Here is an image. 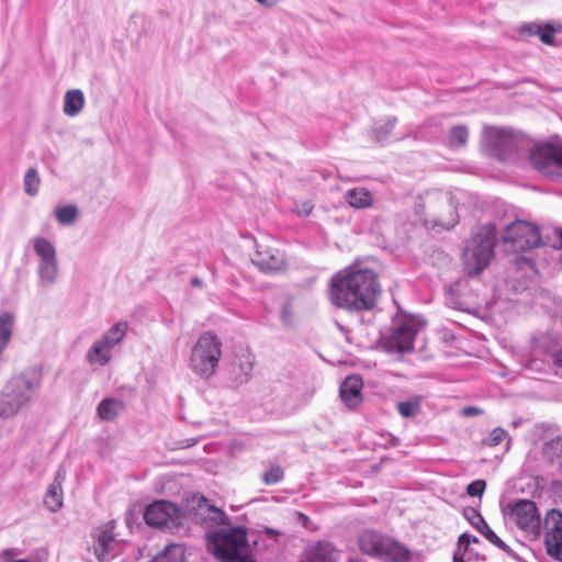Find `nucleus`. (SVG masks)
I'll return each instance as SVG.
<instances>
[{
  "label": "nucleus",
  "instance_id": "29",
  "mask_svg": "<svg viewBox=\"0 0 562 562\" xmlns=\"http://www.w3.org/2000/svg\"><path fill=\"white\" fill-rule=\"evenodd\" d=\"M14 326V315L10 312L0 314V356L7 347Z\"/></svg>",
  "mask_w": 562,
  "mask_h": 562
},
{
  "label": "nucleus",
  "instance_id": "18",
  "mask_svg": "<svg viewBox=\"0 0 562 562\" xmlns=\"http://www.w3.org/2000/svg\"><path fill=\"white\" fill-rule=\"evenodd\" d=\"M463 516L491 543L505 552H509V547L490 528L479 510L473 507H467L463 509Z\"/></svg>",
  "mask_w": 562,
  "mask_h": 562
},
{
  "label": "nucleus",
  "instance_id": "46",
  "mask_svg": "<svg viewBox=\"0 0 562 562\" xmlns=\"http://www.w3.org/2000/svg\"><path fill=\"white\" fill-rule=\"evenodd\" d=\"M555 367L562 369V348L558 349L553 355Z\"/></svg>",
  "mask_w": 562,
  "mask_h": 562
},
{
  "label": "nucleus",
  "instance_id": "27",
  "mask_svg": "<svg viewBox=\"0 0 562 562\" xmlns=\"http://www.w3.org/2000/svg\"><path fill=\"white\" fill-rule=\"evenodd\" d=\"M85 104V97L81 90L74 89L66 92L64 98V113L68 116H76Z\"/></svg>",
  "mask_w": 562,
  "mask_h": 562
},
{
  "label": "nucleus",
  "instance_id": "51",
  "mask_svg": "<svg viewBox=\"0 0 562 562\" xmlns=\"http://www.w3.org/2000/svg\"><path fill=\"white\" fill-rule=\"evenodd\" d=\"M258 3L260 4H266L267 3V0H256Z\"/></svg>",
  "mask_w": 562,
  "mask_h": 562
},
{
  "label": "nucleus",
  "instance_id": "49",
  "mask_svg": "<svg viewBox=\"0 0 562 562\" xmlns=\"http://www.w3.org/2000/svg\"><path fill=\"white\" fill-rule=\"evenodd\" d=\"M453 562H465V561H464V559H463V555H462V554H460V553L456 552V553L453 554Z\"/></svg>",
  "mask_w": 562,
  "mask_h": 562
},
{
  "label": "nucleus",
  "instance_id": "53",
  "mask_svg": "<svg viewBox=\"0 0 562 562\" xmlns=\"http://www.w3.org/2000/svg\"><path fill=\"white\" fill-rule=\"evenodd\" d=\"M513 426H514V427H517V426H518V422H514V423H513Z\"/></svg>",
  "mask_w": 562,
  "mask_h": 562
},
{
  "label": "nucleus",
  "instance_id": "24",
  "mask_svg": "<svg viewBox=\"0 0 562 562\" xmlns=\"http://www.w3.org/2000/svg\"><path fill=\"white\" fill-rule=\"evenodd\" d=\"M33 249L40 258L38 263H50L58 261L57 250L47 238L37 236L33 238Z\"/></svg>",
  "mask_w": 562,
  "mask_h": 562
},
{
  "label": "nucleus",
  "instance_id": "7",
  "mask_svg": "<svg viewBox=\"0 0 562 562\" xmlns=\"http://www.w3.org/2000/svg\"><path fill=\"white\" fill-rule=\"evenodd\" d=\"M359 548L368 555L390 562H407L408 552L398 542L373 530H366L359 537Z\"/></svg>",
  "mask_w": 562,
  "mask_h": 562
},
{
  "label": "nucleus",
  "instance_id": "52",
  "mask_svg": "<svg viewBox=\"0 0 562 562\" xmlns=\"http://www.w3.org/2000/svg\"><path fill=\"white\" fill-rule=\"evenodd\" d=\"M559 470H560V472H561V474H562V461H561V462H560V464H559Z\"/></svg>",
  "mask_w": 562,
  "mask_h": 562
},
{
  "label": "nucleus",
  "instance_id": "32",
  "mask_svg": "<svg viewBox=\"0 0 562 562\" xmlns=\"http://www.w3.org/2000/svg\"><path fill=\"white\" fill-rule=\"evenodd\" d=\"M55 216L61 225H71L78 217V209L72 204L59 206L55 210Z\"/></svg>",
  "mask_w": 562,
  "mask_h": 562
},
{
  "label": "nucleus",
  "instance_id": "3",
  "mask_svg": "<svg viewBox=\"0 0 562 562\" xmlns=\"http://www.w3.org/2000/svg\"><path fill=\"white\" fill-rule=\"evenodd\" d=\"M209 550L222 562H254L243 527L221 528L207 537Z\"/></svg>",
  "mask_w": 562,
  "mask_h": 562
},
{
  "label": "nucleus",
  "instance_id": "21",
  "mask_svg": "<svg viewBox=\"0 0 562 562\" xmlns=\"http://www.w3.org/2000/svg\"><path fill=\"white\" fill-rule=\"evenodd\" d=\"M65 470L59 468L54 482L49 484L46 491L44 504L53 513L63 507V482L65 481Z\"/></svg>",
  "mask_w": 562,
  "mask_h": 562
},
{
  "label": "nucleus",
  "instance_id": "43",
  "mask_svg": "<svg viewBox=\"0 0 562 562\" xmlns=\"http://www.w3.org/2000/svg\"><path fill=\"white\" fill-rule=\"evenodd\" d=\"M471 542L476 543L479 542V539L474 536L463 533L459 537L458 547L459 549L463 548L464 550H467Z\"/></svg>",
  "mask_w": 562,
  "mask_h": 562
},
{
  "label": "nucleus",
  "instance_id": "38",
  "mask_svg": "<svg viewBox=\"0 0 562 562\" xmlns=\"http://www.w3.org/2000/svg\"><path fill=\"white\" fill-rule=\"evenodd\" d=\"M485 487H486V482L484 480H475L468 485L467 493L470 496L481 497L485 491Z\"/></svg>",
  "mask_w": 562,
  "mask_h": 562
},
{
  "label": "nucleus",
  "instance_id": "1",
  "mask_svg": "<svg viewBox=\"0 0 562 562\" xmlns=\"http://www.w3.org/2000/svg\"><path fill=\"white\" fill-rule=\"evenodd\" d=\"M381 294L378 274L369 268L352 265L337 272L330 280V300L349 312L372 310Z\"/></svg>",
  "mask_w": 562,
  "mask_h": 562
},
{
  "label": "nucleus",
  "instance_id": "34",
  "mask_svg": "<svg viewBox=\"0 0 562 562\" xmlns=\"http://www.w3.org/2000/svg\"><path fill=\"white\" fill-rule=\"evenodd\" d=\"M395 123L396 117H387L386 120L376 123L373 128L375 139L378 142H384L393 131Z\"/></svg>",
  "mask_w": 562,
  "mask_h": 562
},
{
  "label": "nucleus",
  "instance_id": "44",
  "mask_svg": "<svg viewBox=\"0 0 562 562\" xmlns=\"http://www.w3.org/2000/svg\"><path fill=\"white\" fill-rule=\"evenodd\" d=\"M482 413V409L476 406H467L462 409V415L467 417L477 416Z\"/></svg>",
  "mask_w": 562,
  "mask_h": 562
},
{
  "label": "nucleus",
  "instance_id": "26",
  "mask_svg": "<svg viewBox=\"0 0 562 562\" xmlns=\"http://www.w3.org/2000/svg\"><path fill=\"white\" fill-rule=\"evenodd\" d=\"M59 276V265L58 261L50 263H38L37 267V277L38 284L42 288H49L54 285Z\"/></svg>",
  "mask_w": 562,
  "mask_h": 562
},
{
  "label": "nucleus",
  "instance_id": "14",
  "mask_svg": "<svg viewBox=\"0 0 562 562\" xmlns=\"http://www.w3.org/2000/svg\"><path fill=\"white\" fill-rule=\"evenodd\" d=\"M544 526L547 552L555 560L562 561V513L551 509L544 518Z\"/></svg>",
  "mask_w": 562,
  "mask_h": 562
},
{
  "label": "nucleus",
  "instance_id": "8",
  "mask_svg": "<svg viewBox=\"0 0 562 562\" xmlns=\"http://www.w3.org/2000/svg\"><path fill=\"white\" fill-rule=\"evenodd\" d=\"M127 330L128 323L121 321L94 340L86 353L88 364L91 367H106L113 358V349L124 340Z\"/></svg>",
  "mask_w": 562,
  "mask_h": 562
},
{
  "label": "nucleus",
  "instance_id": "5",
  "mask_svg": "<svg viewBox=\"0 0 562 562\" xmlns=\"http://www.w3.org/2000/svg\"><path fill=\"white\" fill-rule=\"evenodd\" d=\"M496 227L485 224L477 228L463 251V266L468 276L474 277L483 271L494 257Z\"/></svg>",
  "mask_w": 562,
  "mask_h": 562
},
{
  "label": "nucleus",
  "instance_id": "13",
  "mask_svg": "<svg viewBox=\"0 0 562 562\" xmlns=\"http://www.w3.org/2000/svg\"><path fill=\"white\" fill-rule=\"evenodd\" d=\"M183 512L176 504L167 501H158L150 504L145 513L144 519L148 526L170 529L182 525Z\"/></svg>",
  "mask_w": 562,
  "mask_h": 562
},
{
  "label": "nucleus",
  "instance_id": "37",
  "mask_svg": "<svg viewBox=\"0 0 562 562\" xmlns=\"http://www.w3.org/2000/svg\"><path fill=\"white\" fill-rule=\"evenodd\" d=\"M280 318L283 325L293 326L295 323V312L292 302L289 300L283 303L280 312Z\"/></svg>",
  "mask_w": 562,
  "mask_h": 562
},
{
  "label": "nucleus",
  "instance_id": "23",
  "mask_svg": "<svg viewBox=\"0 0 562 562\" xmlns=\"http://www.w3.org/2000/svg\"><path fill=\"white\" fill-rule=\"evenodd\" d=\"M345 201L356 210L369 209L373 205L374 199L367 188L357 187L345 193Z\"/></svg>",
  "mask_w": 562,
  "mask_h": 562
},
{
  "label": "nucleus",
  "instance_id": "33",
  "mask_svg": "<svg viewBox=\"0 0 562 562\" xmlns=\"http://www.w3.org/2000/svg\"><path fill=\"white\" fill-rule=\"evenodd\" d=\"M23 187L27 195L34 196L38 192L40 177L35 168H29L25 172Z\"/></svg>",
  "mask_w": 562,
  "mask_h": 562
},
{
  "label": "nucleus",
  "instance_id": "9",
  "mask_svg": "<svg viewBox=\"0 0 562 562\" xmlns=\"http://www.w3.org/2000/svg\"><path fill=\"white\" fill-rule=\"evenodd\" d=\"M502 513L507 524H513L535 537L539 535L540 515L535 502L516 499L504 505Z\"/></svg>",
  "mask_w": 562,
  "mask_h": 562
},
{
  "label": "nucleus",
  "instance_id": "40",
  "mask_svg": "<svg viewBox=\"0 0 562 562\" xmlns=\"http://www.w3.org/2000/svg\"><path fill=\"white\" fill-rule=\"evenodd\" d=\"M546 451L552 456L562 453V438L557 437L547 442Z\"/></svg>",
  "mask_w": 562,
  "mask_h": 562
},
{
  "label": "nucleus",
  "instance_id": "41",
  "mask_svg": "<svg viewBox=\"0 0 562 562\" xmlns=\"http://www.w3.org/2000/svg\"><path fill=\"white\" fill-rule=\"evenodd\" d=\"M313 211V204L310 201H303L295 204V212L302 216H308Z\"/></svg>",
  "mask_w": 562,
  "mask_h": 562
},
{
  "label": "nucleus",
  "instance_id": "45",
  "mask_svg": "<svg viewBox=\"0 0 562 562\" xmlns=\"http://www.w3.org/2000/svg\"><path fill=\"white\" fill-rule=\"evenodd\" d=\"M552 490L555 496L562 502V481H557L552 484Z\"/></svg>",
  "mask_w": 562,
  "mask_h": 562
},
{
  "label": "nucleus",
  "instance_id": "11",
  "mask_svg": "<svg viewBox=\"0 0 562 562\" xmlns=\"http://www.w3.org/2000/svg\"><path fill=\"white\" fill-rule=\"evenodd\" d=\"M532 167L551 178L562 180V143H542L529 154Z\"/></svg>",
  "mask_w": 562,
  "mask_h": 562
},
{
  "label": "nucleus",
  "instance_id": "39",
  "mask_svg": "<svg viewBox=\"0 0 562 562\" xmlns=\"http://www.w3.org/2000/svg\"><path fill=\"white\" fill-rule=\"evenodd\" d=\"M505 436L506 431L503 428H494L488 436V445L492 447L499 445L504 440Z\"/></svg>",
  "mask_w": 562,
  "mask_h": 562
},
{
  "label": "nucleus",
  "instance_id": "4",
  "mask_svg": "<svg viewBox=\"0 0 562 562\" xmlns=\"http://www.w3.org/2000/svg\"><path fill=\"white\" fill-rule=\"evenodd\" d=\"M38 387V379L30 371L13 375L0 393V418L15 416L32 401Z\"/></svg>",
  "mask_w": 562,
  "mask_h": 562
},
{
  "label": "nucleus",
  "instance_id": "47",
  "mask_svg": "<svg viewBox=\"0 0 562 562\" xmlns=\"http://www.w3.org/2000/svg\"><path fill=\"white\" fill-rule=\"evenodd\" d=\"M552 247L562 249V228L557 231V240L552 244Z\"/></svg>",
  "mask_w": 562,
  "mask_h": 562
},
{
  "label": "nucleus",
  "instance_id": "25",
  "mask_svg": "<svg viewBox=\"0 0 562 562\" xmlns=\"http://www.w3.org/2000/svg\"><path fill=\"white\" fill-rule=\"evenodd\" d=\"M124 408L125 406L122 401L114 397H106L99 403L97 414L101 420L110 422L116 418Z\"/></svg>",
  "mask_w": 562,
  "mask_h": 562
},
{
  "label": "nucleus",
  "instance_id": "15",
  "mask_svg": "<svg viewBox=\"0 0 562 562\" xmlns=\"http://www.w3.org/2000/svg\"><path fill=\"white\" fill-rule=\"evenodd\" d=\"M93 538V552L100 562H109L119 554L120 542L115 539L112 522L98 528Z\"/></svg>",
  "mask_w": 562,
  "mask_h": 562
},
{
  "label": "nucleus",
  "instance_id": "19",
  "mask_svg": "<svg viewBox=\"0 0 562 562\" xmlns=\"http://www.w3.org/2000/svg\"><path fill=\"white\" fill-rule=\"evenodd\" d=\"M252 262L262 271H279L284 265L283 254L274 248L258 246Z\"/></svg>",
  "mask_w": 562,
  "mask_h": 562
},
{
  "label": "nucleus",
  "instance_id": "12",
  "mask_svg": "<svg viewBox=\"0 0 562 562\" xmlns=\"http://www.w3.org/2000/svg\"><path fill=\"white\" fill-rule=\"evenodd\" d=\"M420 324L415 317L398 321L392 334L384 339L383 346L389 352L404 353L413 350L415 336Z\"/></svg>",
  "mask_w": 562,
  "mask_h": 562
},
{
  "label": "nucleus",
  "instance_id": "10",
  "mask_svg": "<svg viewBox=\"0 0 562 562\" xmlns=\"http://www.w3.org/2000/svg\"><path fill=\"white\" fill-rule=\"evenodd\" d=\"M505 251H526L542 244L539 227L530 222L516 221L506 226L502 236Z\"/></svg>",
  "mask_w": 562,
  "mask_h": 562
},
{
  "label": "nucleus",
  "instance_id": "16",
  "mask_svg": "<svg viewBox=\"0 0 562 562\" xmlns=\"http://www.w3.org/2000/svg\"><path fill=\"white\" fill-rule=\"evenodd\" d=\"M484 136L488 146H491L502 159H505L508 154L516 149L517 142L510 131L495 126L486 127L484 130Z\"/></svg>",
  "mask_w": 562,
  "mask_h": 562
},
{
  "label": "nucleus",
  "instance_id": "22",
  "mask_svg": "<svg viewBox=\"0 0 562 562\" xmlns=\"http://www.w3.org/2000/svg\"><path fill=\"white\" fill-rule=\"evenodd\" d=\"M337 551L327 542H317L305 551V562H337Z\"/></svg>",
  "mask_w": 562,
  "mask_h": 562
},
{
  "label": "nucleus",
  "instance_id": "48",
  "mask_svg": "<svg viewBox=\"0 0 562 562\" xmlns=\"http://www.w3.org/2000/svg\"><path fill=\"white\" fill-rule=\"evenodd\" d=\"M191 284H192L194 288H202V286H203V281H202V279H200L199 277H194V278H192V280H191Z\"/></svg>",
  "mask_w": 562,
  "mask_h": 562
},
{
  "label": "nucleus",
  "instance_id": "50",
  "mask_svg": "<svg viewBox=\"0 0 562 562\" xmlns=\"http://www.w3.org/2000/svg\"><path fill=\"white\" fill-rule=\"evenodd\" d=\"M267 533L268 535H274V533H277V531H274L273 529H267Z\"/></svg>",
  "mask_w": 562,
  "mask_h": 562
},
{
  "label": "nucleus",
  "instance_id": "6",
  "mask_svg": "<svg viewBox=\"0 0 562 562\" xmlns=\"http://www.w3.org/2000/svg\"><path fill=\"white\" fill-rule=\"evenodd\" d=\"M222 358V341L212 331L202 334L193 345L189 368L198 376L210 379L215 375Z\"/></svg>",
  "mask_w": 562,
  "mask_h": 562
},
{
  "label": "nucleus",
  "instance_id": "31",
  "mask_svg": "<svg viewBox=\"0 0 562 562\" xmlns=\"http://www.w3.org/2000/svg\"><path fill=\"white\" fill-rule=\"evenodd\" d=\"M422 398L419 396H413L407 401L398 402L396 404L397 412L403 417H413L420 411Z\"/></svg>",
  "mask_w": 562,
  "mask_h": 562
},
{
  "label": "nucleus",
  "instance_id": "17",
  "mask_svg": "<svg viewBox=\"0 0 562 562\" xmlns=\"http://www.w3.org/2000/svg\"><path fill=\"white\" fill-rule=\"evenodd\" d=\"M254 368V356L248 350H241L234 356L229 375L234 386H241L249 382Z\"/></svg>",
  "mask_w": 562,
  "mask_h": 562
},
{
  "label": "nucleus",
  "instance_id": "42",
  "mask_svg": "<svg viewBox=\"0 0 562 562\" xmlns=\"http://www.w3.org/2000/svg\"><path fill=\"white\" fill-rule=\"evenodd\" d=\"M210 510L214 513V517L212 518L214 521L223 526L228 524V517L222 509H218L214 506H210Z\"/></svg>",
  "mask_w": 562,
  "mask_h": 562
},
{
  "label": "nucleus",
  "instance_id": "28",
  "mask_svg": "<svg viewBox=\"0 0 562 562\" xmlns=\"http://www.w3.org/2000/svg\"><path fill=\"white\" fill-rule=\"evenodd\" d=\"M522 30H527L530 34L538 35L542 43L544 44H552L554 40V33L562 32V29L560 25L553 26V25H538V24H527L522 27Z\"/></svg>",
  "mask_w": 562,
  "mask_h": 562
},
{
  "label": "nucleus",
  "instance_id": "36",
  "mask_svg": "<svg viewBox=\"0 0 562 562\" xmlns=\"http://www.w3.org/2000/svg\"><path fill=\"white\" fill-rule=\"evenodd\" d=\"M283 469L278 464H270L269 469L262 474V481L267 485H274L283 480Z\"/></svg>",
  "mask_w": 562,
  "mask_h": 562
},
{
  "label": "nucleus",
  "instance_id": "30",
  "mask_svg": "<svg viewBox=\"0 0 562 562\" xmlns=\"http://www.w3.org/2000/svg\"><path fill=\"white\" fill-rule=\"evenodd\" d=\"M154 562H184V551L179 544H169L164 552L155 558Z\"/></svg>",
  "mask_w": 562,
  "mask_h": 562
},
{
  "label": "nucleus",
  "instance_id": "35",
  "mask_svg": "<svg viewBox=\"0 0 562 562\" xmlns=\"http://www.w3.org/2000/svg\"><path fill=\"white\" fill-rule=\"evenodd\" d=\"M469 132L464 125H457L450 130L449 145L452 147L464 146L468 142Z\"/></svg>",
  "mask_w": 562,
  "mask_h": 562
},
{
  "label": "nucleus",
  "instance_id": "2",
  "mask_svg": "<svg viewBox=\"0 0 562 562\" xmlns=\"http://www.w3.org/2000/svg\"><path fill=\"white\" fill-rule=\"evenodd\" d=\"M415 209L427 227L450 229L459 222L457 204L449 192H426L419 198Z\"/></svg>",
  "mask_w": 562,
  "mask_h": 562
},
{
  "label": "nucleus",
  "instance_id": "20",
  "mask_svg": "<svg viewBox=\"0 0 562 562\" xmlns=\"http://www.w3.org/2000/svg\"><path fill=\"white\" fill-rule=\"evenodd\" d=\"M362 379L357 374H351L344 380L340 385L339 394L346 406L356 408L362 403Z\"/></svg>",
  "mask_w": 562,
  "mask_h": 562
}]
</instances>
